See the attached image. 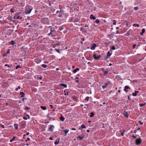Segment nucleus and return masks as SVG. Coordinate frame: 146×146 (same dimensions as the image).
I'll list each match as a JSON object with an SVG mask.
<instances>
[{
    "label": "nucleus",
    "mask_w": 146,
    "mask_h": 146,
    "mask_svg": "<svg viewBox=\"0 0 146 146\" xmlns=\"http://www.w3.org/2000/svg\"><path fill=\"white\" fill-rule=\"evenodd\" d=\"M20 95L21 96V98L25 96V94L23 92H21L20 93Z\"/></svg>",
    "instance_id": "2eb2a0df"
},
{
    "label": "nucleus",
    "mask_w": 146,
    "mask_h": 146,
    "mask_svg": "<svg viewBox=\"0 0 146 146\" xmlns=\"http://www.w3.org/2000/svg\"><path fill=\"white\" fill-rule=\"evenodd\" d=\"M18 140V138L15 136H14L13 138L11 139L10 141V142H12L14 141H17Z\"/></svg>",
    "instance_id": "9b49d317"
},
{
    "label": "nucleus",
    "mask_w": 146,
    "mask_h": 146,
    "mask_svg": "<svg viewBox=\"0 0 146 146\" xmlns=\"http://www.w3.org/2000/svg\"><path fill=\"white\" fill-rule=\"evenodd\" d=\"M108 71H104V75L105 76H106V74L108 73Z\"/></svg>",
    "instance_id": "c85d7f7f"
},
{
    "label": "nucleus",
    "mask_w": 146,
    "mask_h": 146,
    "mask_svg": "<svg viewBox=\"0 0 146 146\" xmlns=\"http://www.w3.org/2000/svg\"><path fill=\"white\" fill-rule=\"evenodd\" d=\"M54 126L52 125H49V127L48 129V131L52 132L53 131V129L54 128Z\"/></svg>",
    "instance_id": "9d476101"
},
{
    "label": "nucleus",
    "mask_w": 146,
    "mask_h": 146,
    "mask_svg": "<svg viewBox=\"0 0 146 146\" xmlns=\"http://www.w3.org/2000/svg\"><path fill=\"white\" fill-rule=\"evenodd\" d=\"M78 138H79V140H82V139L84 138V136L81 137L80 136H78Z\"/></svg>",
    "instance_id": "a878e982"
},
{
    "label": "nucleus",
    "mask_w": 146,
    "mask_h": 146,
    "mask_svg": "<svg viewBox=\"0 0 146 146\" xmlns=\"http://www.w3.org/2000/svg\"><path fill=\"white\" fill-rule=\"evenodd\" d=\"M50 33L48 34V36H54L56 35L55 31L54 30H52L51 29H50Z\"/></svg>",
    "instance_id": "f03ea898"
},
{
    "label": "nucleus",
    "mask_w": 146,
    "mask_h": 146,
    "mask_svg": "<svg viewBox=\"0 0 146 146\" xmlns=\"http://www.w3.org/2000/svg\"><path fill=\"white\" fill-rule=\"evenodd\" d=\"M139 9V8L138 7H135L134 8V10H135V11H136V10H138Z\"/></svg>",
    "instance_id": "58836bf2"
},
{
    "label": "nucleus",
    "mask_w": 146,
    "mask_h": 146,
    "mask_svg": "<svg viewBox=\"0 0 146 146\" xmlns=\"http://www.w3.org/2000/svg\"><path fill=\"white\" fill-rule=\"evenodd\" d=\"M89 98H90L89 96H87L85 98V100H86L87 101H88Z\"/></svg>",
    "instance_id": "72a5a7b5"
},
{
    "label": "nucleus",
    "mask_w": 146,
    "mask_h": 146,
    "mask_svg": "<svg viewBox=\"0 0 146 146\" xmlns=\"http://www.w3.org/2000/svg\"><path fill=\"white\" fill-rule=\"evenodd\" d=\"M60 85L61 86H63L65 88H66L67 87V86L66 84H60Z\"/></svg>",
    "instance_id": "412c9836"
},
{
    "label": "nucleus",
    "mask_w": 146,
    "mask_h": 146,
    "mask_svg": "<svg viewBox=\"0 0 146 146\" xmlns=\"http://www.w3.org/2000/svg\"><path fill=\"white\" fill-rule=\"evenodd\" d=\"M69 21L71 22H78L79 20L74 17H71L70 18Z\"/></svg>",
    "instance_id": "7ed1b4c3"
},
{
    "label": "nucleus",
    "mask_w": 146,
    "mask_h": 146,
    "mask_svg": "<svg viewBox=\"0 0 146 146\" xmlns=\"http://www.w3.org/2000/svg\"><path fill=\"white\" fill-rule=\"evenodd\" d=\"M21 88L20 86H19L18 88H16L15 89V91H18V89H19Z\"/></svg>",
    "instance_id": "a18cd8bd"
},
{
    "label": "nucleus",
    "mask_w": 146,
    "mask_h": 146,
    "mask_svg": "<svg viewBox=\"0 0 146 146\" xmlns=\"http://www.w3.org/2000/svg\"><path fill=\"white\" fill-rule=\"evenodd\" d=\"M119 47L118 46L115 45V46L113 45L111 48V50H115V49H117Z\"/></svg>",
    "instance_id": "ddd939ff"
},
{
    "label": "nucleus",
    "mask_w": 146,
    "mask_h": 146,
    "mask_svg": "<svg viewBox=\"0 0 146 146\" xmlns=\"http://www.w3.org/2000/svg\"><path fill=\"white\" fill-rule=\"evenodd\" d=\"M72 99L74 100V101H75L76 99V97L75 96H73L72 97Z\"/></svg>",
    "instance_id": "c9c22d12"
},
{
    "label": "nucleus",
    "mask_w": 146,
    "mask_h": 146,
    "mask_svg": "<svg viewBox=\"0 0 146 146\" xmlns=\"http://www.w3.org/2000/svg\"><path fill=\"white\" fill-rule=\"evenodd\" d=\"M19 68H21V67L20 66V65H18L16 66L15 68H16V69H17Z\"/></svg>",
    "instance_id": "c03bdc74"
},
{
    "label": "nucleus",
    "mask_w": 146,
    "mask_h": 146,
    "mask_svg": "<svg viewBox=\"0 0 146 146\" xmlns=\"http://www.w3.org/2000/svg\"><path fill=\"white\" fill-rule=\"evenodd\" d=\"M49 106L50 107H51V108H53V106H52V105L51 104H50V105Z\"/></svg>",
    "instance_id": "69168bd1"
},
{
    "label": "nucleus",
    "mask_w": 146,
    "mask_h": 146,
    "mask_svg": "<svg viewBox=\"0 0 146 146\" xmlns=\"http://www.w3.org/2000/svg\"><path fill=\"white\" fill-rule=\"evenodd\" d=\"M93 57L94 59L96 60H98L99 59L98 56H96V54H94Z\"/></svg>",
    "instance_id": "dca6fc26"
},
{
    "label": "nucleus",
    "mask_w": 146,
    "mask_h": 146,
    "mask_svg": "<svg viewBox=\"0 0 146 146\" xmlns=\"http://www.w3.org/2000/svg\"><path fill=\"white\" fill-rule=\"evenodd\" d=\"M95 23H97L98 24V23L100 22V20L98 19H96L95 21Z\"/></svg>",
    "instance_id": "e433bc0d"
},
{
    "label": "nucleus",
    "mask_w": 146,
    "mask_h": 146,
    "mask_svg": "<svg viewBox=\"0 0 146 146\" xmlns=\"http://www.w3.org/2000/svg\"><path fill=\"white\" fill-rule=\"evenodd\" d=\"M132 137L133 138H137V137L135 136L134 135H133Z\"/></svg>",
    "instance_id": "5fc2aeb1"
},
{
    "label": "nucleus",
    "mask_w": 146,
    "mask_h": 146,
    "mask_svg": "<svg viewBox=\"0 0 146 146\" xmlns=\"http://www.w3.org/2000/svg\"><path fill=\"white\" fill-rule=\"evenodd\" d=\"M130 88L128 86H125L124 87V91L126 92H127L128 91V89H130Z\"/></svg>",
    "instance_id": "f8f14e48"
},
{
    "label": "nucleus",
    "mask_w": 146,
    "mask_h": 146,
    "mask_svg": "<svg viewBox=\"0 0 146 146\" xmlns=\"http://www.w3.org/2000/svg\"><path fill=\"white\" fill-rule=\"evenodd\" d=\"M135 92L137 94L138 93H139V91H135Z\"/></svg>",
    "instance_id": "338daca9"
},
{
    "label": "nucleus",
    "mask_w": 146,
    "mask_h": 146,
    "mask_svg": "<svg viewBox=\"0 0 146 146\" xmlns=\"http://www.w3.org/2000/svg\"><path fill=\"white\" fill-rule=\"evenodd\" d=\"M136 46V45L135 44H134L133 45V48H135V46Z\"/></svg>",
    "instance_id": "3c124183"
},
{
    "label": "nucleus",
    "mask_w": 146,
    "mask_h": 146,
    "mask_svg": "<svg viewBox=\"0 0 146 146\" xmlns=\"http://www.w3.org/2000/svg\"><path fill=\"white\" fill-rule=\"evenodd\" d=\"M49 139L51 140H53V137H50L49 138Z\"/></svg>",
    "instance_id": "13d9d810"
},
{
    "label": "nucleus",
    "mask_w": 146,
    "mask_h": 146,
    "mask_svg": "<svg viewBox=\"0 0 146 146\" xmlns=\"http://www.w3.org/2000/svg\"><path fill=\"white\" fill-rule=\"evenodd\" d=\"M86 126L84 124H82L80 127L79 128V129L82 130V129L84 128H86Z\"/></svg>",
    "instance_id": "a211bd4d"
},
{
    "label": "nucleus",
    "mask_w": 146,
    "mask_h": 146,
    "mask_svg": "<svg viewBox=\"0 0 146 146\" xmlns=\"http://www.w3.org/2000/svg\"><path fill=\"white\" fill-rule=\"evenodd\" d=\"M21 12H20L17 13L16 15L14 17V18L17 19H22V17L19 15V14H21Z\"/></svg>",
    "instance_id": "0eeeda50"
},
{
    "label": "nucleus",
    "mask_w": 146,
    "mask_h": 146,
    "mask_svg": "<svg viewBox=\"0 0 146 146\" xmlns=\"http://www.w3.org/2000/svg\"><path fill=\"white\" fill-rule=\"evenodd\" d=\"M121 135L122 136H123L124 135V132H122L121 133Z\"/></svg>",
    "instance_id": "052dcab7"
},
{
    "label": "nucleus",
    "mask_w": 146,
    "mask_h": 146,
    "mask_svg": "<svg viewBox=\"0 0 146 146\" xmlns=\"http://www.w3.org/2000/svg\"><path fill=\"white\" fill-rule=\"evenodd\" d=\"M90 19H91L95 20L96 19V17L93 15H91L90 16Z\"/></svg>",
    "instance_id": "f3484780"
},
{
    "label": "nucleus",
    "mask_w": 146,
    "mask_h": 146,
    "mask_svg": "<svg viewBox=\"0 0 146 146\" xmlns=\"http://www.w3.org/2000/svg\"><path fill=\"white\" fill-rule=\"evenodd\" d=\"M3 57H6L7 56V53H5L3 55Z\"/></svg>",
    "instance_id": "09e8293b"
},
{
    "label": "nucleus",
    "mask_w": 146,
    "mask_h": 146,
    "mask_svg": "<svg viewBox=\"0 0 146 146\" xmlns=\"http://www.w3.org/2000/svg\"><path fill=\"white\" fill-rule=\"evenodd\" d=\"M94 115V113L93 112H92L90 113V117H92Z\"/></svg>",
    "instance_id": "c756f323"
},
{
    "label": "nucleus",
    "mask_w": 146,
    "mask_h": 146,
    "mask_svg": "<svg viewBox=\"0 0 146 146\" xmlns=\"http://www.w3.org/2000/svg\"><path fill=\"white\" fill-rule=\"evenodd\" d=\"M111 84L110 81H108L107 83H106L104 85L102 86V88L103 89H104L108 87Z\"/></svg>",
    "instance_id": "39448f33"
},
{
    "label": "nucleus",
    "mask_w": 146,
    "mask_h": 146,
    "mask_svg": "<svg viewBox=\"0 0 146 146\" xmlns=\"http://www.w3.org/2000/svg\"><path fill=\"white\" fill-rule=\"evenodd\" d=\"M40 108L42 109L43 110H46V107L45 106H40Z\"/></svg>",
    "instance_id": "b1692460"
},
{
    "label": "nucleus",
    "mask_w": 146,
    "mask_h": 146,
    "mask_svg": "<svg viewBox=\"0 0 146 146\" xmlns=\"http://www.w3.org/2000/svg\"><path fill=\"white\" fill-rule=\"evenodd\" d=\"M30 108L29 107H28L27 106H26L25 108V110H28L30 109Z\"/></svg>",
    "instance_id": "f704fd0d"
},
{
    "label": "nucleus",
    "mask_w": 146,
    "mask_h": 146,
    "mask_svg": "<svg viewBox=\"0 0 146 146\" xmlns=\"http://www.w3.org/2000/svg\"><path fill=\"white\" fill-rule=\"evenodd\" d=\"M145 104V103L144 104H139V106L140 107H142L143 106H144Z\"/></svg>",
    "instance_id": "473e14b6"
},
{
    "label": "nucleus",
    "mask_w": 146,
    "mask_h": 146,
    "mask_svg": "<svg viewBox=\"0 0 146 146\" xmlns=\"http://www.w3.org/2000/svg\"><path fill=\"white\" fill-rule=\"evenodd\" d=\"M132 95L133 96H136L137 95V94L135 93H132Z\"/></svg>",
    "instance_id": "de8ad7c7"
},
{
    "label": "nucleus",
    "mask_w": 146,
    "mask_h": 146,
    "mask_svg": "<svg viewBox=\"0 0 146 146\" xmlns=\"http://www.w3.org/2000/svg\"><path fill=\"white\" fill-rule=\"evenodd\" d=\"M62 13L63 12V11L62 10H61V9H60V11H57L56 12V14H58V13Z\"/></svg>",
    "instance_id": "79ce46f5"
},
{
    "label": "nucleus",
    "mask_w": 146,
    "mask_h": 146,
    "mask_svg": "<svg viewBox=\"0 0 146 146\" xmlns=\"http://www.w3.org/2000/svg\"><path fill=\"white\" fill-rule=\"evenodd\" d=\"M62 16V14L61 13L59 15H58V16L59 17H61Z\"/></svg>",
    "instance_id": "8fccbe9b"
},
{
    "label": "nucleus",
    "mask_w": 146,
    "mask_h": 146,
    "mask_svg": "<svg viewBox=\"0 0 146 146\" xmlns=\"http://www.w3.org/2000/svg\"><path fill=\"white\" fill-rule=\"evenodd\" d=\"M145 32V29H142V32L140 33V35L142 36L143 35V33Z\"/></svg>",
    "instance_id": "6ab92c4d"
},
{
    "label": "nucleus",
    "mask_w": 146,
    "mask_h": 146,
    "mask_svg": "<svg viewBox=\"0 0 146 146\" xmlns=\"http://www.w3.org/2000/svg\"><path fill=\"white\" fill-rule=\"evenodd\" d=\"M112 53V50L110 49V50L107 52L106 56L107 58H109L110 57Z\"/></svg>",
    "instance_id": "6e6552de"
},
{
    "label": "nucleus",
    "mask_w": 146,
    "mask_h": 146,
    "mask_svg": "<svg viewBox=\"0 0 146 146\" xmlns=\"http://www.w3.org/2000/svg\"><path fill=\"white\" fill-rule=\"evenodd\" d=\"M64 131L65 134H66L68 132L69 130L68 129H65L64 130Z\"/></svg>",
    "instance_id": "4c0bfd02"
},
{
    "label": "nucleus",
    "mask_w": 146,
    "mask_h": 146,
    "mask_svg": "<svg viewBox=\"0 0 146 146\" xmlns=\"http://www.w3.org/2000/svg\"><path fill=\"white\" fill-rule=\"evenodd\" d=\"M37 79L38 80H41L42 79V77L41 76L38 77L37 78Z\"/></svg>",
    "instance_id": "49530a36"
},
{
    "label": "nucleus",
    "mask_w": 146,
    "mask_h": 146,
    "mask_svg": "<svg viewBox=\"0 0 146 146\" xmlns=\"http://www.w3.org/2000/svg\"><path fill=\"white\" fill-rule=\"evenodd\" d=\"M42 60L40 58H38L35 59L34 61L37 64H39L41 62Z\"/></svg>",
    "instance_id": "1a4fd4ad"
},
{
    "label": "nucleus",
    "mask_w": 146,
    "mask_h": 146,
    "mask_svg": "<svg viewBox=\"0 0 146 146\" xmlns=\"http://www.w3.org/2000/svg\"><path fill=\"white\" fill-rule=\"evenodd\" d=\"M133 27H139V25L138 24H134L133 25Z\"/></svg>",
    "instance_id": "cd10ccee"
},
{
    "label": "nucleus",
    "mask_w": 146,
    "mask_h": 146,
    "mask_svg": "<svg viewBox=\"0 0 146 146\" xmlns=\"http://www.w3.org/2000/svg\"><path fill=\"white\" fill-rule=\"evenodd\" d=\"M12 44L13 45H14L15 44V42L13 40H11L10 42V44Z\"/></svg>",
    "instance_id": "393cba45"
},
{
    "label": "nucleus",
    "mask_w": 146,
    "mask_h": 146,
    "mask_svg": "<svg viewBox=\"0 0 146 146\" xmlns=\"http://www.w3.org/2000/svg\"><path fill=\"white\" fill-rule=\"evenodd\" d=\"M130 34L131 32L130 30H129L125 34V35L126 36H128L130 35H131Z\"/></svg>",
    "instance_id": "aec40b11"
},
{
    "label": "nucleus",
    "mask_w": 146,
    "mask_h": 146,
    "mask_svg": "<svg viewBox=\"0 0 146 146\" xmlns=\"http://www.w3.org/2000/svg\"><path fill=\"white\" fill-rule=\"evenodd\" d=\"M44 63L45 64H48V62L47 61H45L44 62Z\"/></svg>",
    "instance_id": "774afa93"
},
{
    "label": "nucleus",
    "mask_w": 146,
    "mask_h": 146,
    "mask_svg": "<svg viewBox=\"0 0 146 146\" xmlns=\"http://www.w3.org/2000/svg\"><path fill=\"white\" fill-rule=\"evenodd\" d=\"M59 141H55L54 143V144L56 145H58L59 143Z\"/></svg>",
    "instance_id": "37998d69"
},
{
    "label": "nucleus",
    "mask_w": 146,
    "mask_h": 146,
    "mask_svg": "<svg viewBox=\"0 0 146 146\" xmlns=\"http://www.w3.org/2000/svg\"><path fill=\"white\" fill-rule=\"evenodd\" d=\"M84 29L82 27H81L80 28V31H83V30H84Z\"/></svg>",
    "instance_id": "6e6d98bb"
},
{
    "label": "nucleus",
    "mask_w": 146,
    "mask_h": 146,
    "mask_svg": "<svg viewBox=\"0 0 146 146\" xmlns=\"http://www.w3.org/2000/svg\"><path fill=\"white\" fill-rule=\"evenodd\" d=\"M15 10L14 8H12L11 9V13H13Z\"/></svg>",
    "instance_id": "ea45409f"
},
{
    "label": "nucleus",
    "mask_w": 146,
    "mask_h": 146,
    "mask_svg": "<svg viewBox=\"0 0 146 146\" xmlns=\"http://www.w3.org/2000/svg\"><path fill=\"white\" fill-rule=\"evenodd\" d=\"M71 130H76V128H72L71 129Z\"/></svg>",
    "instance_id": "680f3d73"
},
{
    "label": "nucleus",
    "mask_w": 146,
    "mask_h": 146,
    "mask_svg": "<svg viewBox=\"0 0 146 146\" xmlns=\"http://www.w3.org/2000/svg\"><path fill=\"white\" fill-rule=\"evenodd\" d=\"M30 138H29V137H28L27 138V139L26 140V141L27 142V141H29L30 140Z\"/></svg>",
    "instance_id": "bf43d9fd"
},
{
    "label": "nucleus",
    "mask_w": 146,
    "mask_h": 146,
    "mask_svg": "<svg viewBox=\"0 0 146 146\" xmlns=\"http://www.w3.org/2000/svg\"><path fill=\"white\" fill-rule=\"evenodd\" d=\"M64 29V28H63V27H60V28H59V30H60V31H61L62 30H63V29Z\"/></svg>",
    "instance_id": "603ef678"
},
{
    "label": "nucleus",
    "mask_w": 146,
    "mask_h": 146,
    "mask_svg": "<svg viewBox=\"0 0 146 146\" xmlns=\"http://www.w3.org/2000/svg\"><path fill=\"white\" fill-rule=\"evenodd\" d=\"M41 66L42 67L44 68H46L47 66L45 64H42L41 65Z\"/></svg>",
    "instance_id": "bb28decb"
},
{
    "label": "nucleus",
    "mask_w": 146,
    "mask_h": 146,
    "mask_svg": "<svg viewBox=\"0 0 146 146\" xmlns=\"http://www.w3.org/2000/svg\"><path fill=\"white\" fill-rule=\"evenodd\" d=\"M113 25H115L116 24V21L115 20H113Z\"/></svg>",
    "instance_id": "a19ab883"
},
{
    "label": "nucleus",
    "mask_w": 146,
    "mask_h": 146,
    "mask_svg": "<svg viewBox=\"0 0 146 146\" xmlns=\"http://www.w3.org/2000/svg\"><path fill=\"white\" fill-rule=\"evenodd\" d=\"M139 123H140V124H141V125H142V124H143V122H141V121H139Z\"/></svg>",
    "instance_id": "0e129e2a"
},
{
    "label": "nucleus",
    "mask_w": 146,
    "mask_h": 146,
    "mask_svg": "<svg viewBox=\"0 0 146 146\" xmlns=\"http://www.w3.org/2000/svg\"><path fill=\"white\" fill-rule=\"evenodd\" d=\"M49 122V121H47V119H46L45 120V121H44V122H42V123H44V124H47Z\"/></svg>",
    "instance_id": "7c9ffc66"
},
{
    "label": "nucleus",
    "mask_w": 146,
    "mask_h": 146,
    "mask_svg": "<svg viewBox=\"0 0 146 146\" xmlns=\"http://www.w3.org/2000/svg\"><path fill=\"white\" fill-rule=\"evenodd\" d=\"M33 7L31 6H27L25 10V13L26 14H30L31 13L32 10H33Z\"/></svg>",
    "instance_id": "f257e3e1"
},
{
    "label": "nucleus",
    "mask_w": 146,
    "mask_h": 146,
    "mask_svg": "<svg viewBox=\"0 0 146 146\" xmlns=\"http://www.w3.org/2000/svg\"><path fill=\"white\" fill-rule=\"evenodd\" d=\"M119 31H116V34H119Z\"/></svg>",
    "instance_id": "e2e57ef3"
},
{
    "label": "nucleus",
    "mask_w": 146,
    "mask_h": 146,
    "mask_svg": "<svg viewBox=\"0 0 146 146\" xmlns=\"http://www.w3.org/2000/svg\"><path fill=\"white\" fill-rule=\"evenodd\" d=\"M141 141H142L140 138L136 139L135 142L136 145H138L140 144Z\"/></svg>",
    "instance_id": "423d86ee"
},
{
    "label": "nucleus",
    "mask_w": 146,
    "mask_h": 146,
    "mask_svg": "<svg viewBox=\"0 0 146 146\" xmlns=\"http://www.w3.org/2000/svg\"><path fill=\"white\" fill-rule=\"evenodd\" d=\"M79 70V68H77L76 69L74 70L73 71V72L74 73H75L77 71Z\"/></svg>",
    "instance_id": "5701e85b"
},
{
    "label": "nucleus",
    "mask_w": 146,
    "mask_h": 146,
    "mask_svg": "<svg viewBox=\"0 0 146 146\" xmlns=\"http://www.w3.org/2000/svg\"><path fill=\"white\" fill-rule=\"evenodd\" d=\"M60 44L59 43H57L55 44V46H60Z\"/></svg>",
    "instance_id": "864d4df0"
},
{
    "label": "nucleus",
    "mask_w": 146,
    "mask_h": 146,
    "mask_svg": "<svg viewBox=\"0 0 146 146\" xmlns=\"http://www.w3.org/2000/svg\"><path fill=\"white\" fill-rule=\"evenodd\" d=\"M41 22L44 24H48L49 21L48 18H44L42 19L41 21Z\"/></svg>",
    "instance_id": "20e7f679"
},
{
    "label": "nucleus",
    "mask_w": 146,
    "mask_h": 146,
    "mask_svg": "<svg viewBox=\"0 0 146 146\" xmlns=\"http://www.w3.org/2000/svg\"><path fill=\"white\" fill-rule=\"evenodd\" d=\"M54 50L56 51L57 52L59 53V54H60V52L59 49H57V48H55L54 49Z\"/></svg>",
    "instance_id": "2f4dec72"
},
{
    "label": "nucleus",
    "mask_w": 146,
    "mask_h": 146,
    "mask_svg": "<svg viewBox=\"0 0 146 146\" xmlns=\"http://www.w3.org/2000/svg\"><path fill=\"white\" fill-rule=\"evenodd\" d=\"M97 46L96 43H94L93 44L92 46L91 47V49L92 50H94L95 49L96 47Z\"/></svg>",
    "instance_id": "4468645a"
},
{
    "label": "nucleus",
    "mask_w": 146,
    "mask_h": 146,
    "mask_svg": "<svg viewBox=\"0 0 146 146\" xmlns=\"http://www.w3.org/2000/svg\"><path fill=\"white\" fill-rule=\"evenodd\" d=\"M14 127L15 129H18V125L17 124H15L14 125Z\"/></svg>",
    "instance_id": "4be33fe9"
},
{
    "label": "nucleus",
    "mask_w": 146,
    "mask_h": 146,
    "mask_svg": "<svg viewBox=\"0 0 146 146\" xmlns=\"http://www.w3.org/2000/svg\"><path fill=\"white\" fill-rule=\"evenodd\" d=\"M27 99L26 98H23L22 99V101L23 102H24L25 101V100H26Z\"/></svg>",
    "instance_id": "4d7b16f0"
}]
</instances>
